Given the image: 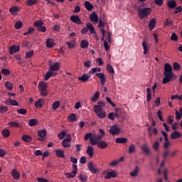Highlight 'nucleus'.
<instances>
[{"instance_id": "c85d7f7f", "label": "nucleus", "mask_w": 182, "mask_h": 182, "mask_svg": "<svg viewBox=\"0 0 182 182\" xmlns=\"http://www.w3.org/2000/svg\"><path fill=\"white\" fill-rule=\"evenodd\" d=\"M55 156L60 159H65V152L63 150L57 149L55 150Z\"/></svg>"}, {"instance_id": "09e8293b", "label": "nucleus", "mask_w": 182, "mask_h": 182, "mask_svg": "<svg viewBox=\"0 0 182 182\" xmlns=\"http://www.w3.org/2000/svg\"><path fill=\"white\" fill-rule=\"evenodd\" d=\"M101 71H102V68H93L89 71V73L90 75H93V73H96V72H101Z\"/></svg>"}, {"instance_id": "49530a36", "label": "nucleus", "mask_w": 182, "mask_h": 182, "mask_svg": "<svg viewBox=\"0 0 182 182\" xmlns=\"http://www.w3.org/2000/svg\"><path fill=\"white\" fill-rule=\"evenodd\" d=\"M92 137H93V134L90 132L85 134L84 139L85 140V141H87V140H89L90 139V140L92 139Z\"/></svg>"}, {"instance_id": "7c9ffc66", "label": "nucleus", "mask_w": 182, "mask_h": 182, "mask_svg": "<svg viewBox=\"0 0 182 182\" xmlns=\"http://www.w3.org/2000/svg\"><path fill=\"white\" fill-rule=\"evenodd\" d=\"M87 168H89L90 171H91L92 173H94L95 174L97 173L98 170L95 168V166H93V163L89 162L87 164Z\"/></svg>"}, {"instance_id": "c03bdc74", "label": "nucleus", "mask_w": 182, "mask_h": 182, "mask_svg": "<svg viewBox=\"0 0 182 182\" xmlns=\"http://www.w3.org/2000/svg\"><path fill=\"white\" fill-rule=\"evenodd\" d=\"M85 6L87 11H92V9H93V5H92L89 1L85 2Z\"/></svg>"}, {"instance_id": "bb28decb", "label": "nucleus", "mask_w": 182, "mask_h": 182, "mask_svg": "<svg viewBox=\"0 0 182 182\" xmlns=\"http://www.w3.org/2000/svg\"><path fill=\"white\" fill-rule=\"evenodd\" d=\"M142 46L144 49V55H147V53L149 52V46L147 45L146 39L143 40Z\"/></svg>"}, {"instance_id": "e2e57ef3", "label": "nucleus", "mask_w": 182, "mask_h": 182, "mask_svg": "<svg viewBox=\"0 0 182 182\" xmlns=\"http://www.w3.org/2000/svg\"><path fill=\"white\" fill-rule=\"evenodd\" d=\"M173 68L174 70H178L181 66L178 63H173Z\"/></svg>"}, {"instance_id": "412c9836", "label": "nucleus", "mask_w": 182, "mask_h": 182, "mask_svg": "<svg viewBox=\"0 0 182 182\" xmlns=\"http://www.w3.org/2000/svg\"><path fill=\"white\" fill-rule=\"evenodd\" d=\"M142 151L146 154V156H149V154H151V151L150 150V148L147 147V144H144L141 147Z\"/></svg>"}, {"instance_id": "6e6d98bb", "label": "nucleus", "mask_w": 182, "mask_h": 182, "mask_svg": "<svg viewBox=\"0 0 182 182\" xmlns=\"http://www.w3.org/2000/svg\"><path fill=\"white\" fill-rule=\"evenodd\" d=\"M22 26H23L22 21H18L16 22L14 26H15L16 29H21V28H22Z\"/></svg>"}, {"instance_id": "f257e3e1", "label": "nucleus", "mask_w": 182, "mask_h": 182, "mask_svg": "<svg viewBox=\"0 0 182 182\" xmlns=\"http://www.w3.org/2000/svg\"><path fill=\"white\" fill-rule=\"evenodd\" d=\"M164 78L162 80L163 85H167L168 82H171L174 74L173 73V67L168 63L164 65Z\"/></svg>"}, {"instance_id": "423d86ee", "label": "nucleus", "mask_w": 182, "mask_h": 182, "mask_svg": "<svg viewBox=\"0 0 182 182\" xmlns=\"http://www.w3.org/2000/svg\"><path fill=\"white\" fill-rule=\"evenodd\" d=\"M76 174H77V165H73V171L70 173H65L67 178H75L76 177Z\"/></svg>"}, {"instance_id": "13d9d810", "label": "nucleus", "mask_w": 182, "mask_h": 182, "mask_svg": "<svg viewBox=\"0 0 182 182\" xmlns=\"http://www.w3.org/2000/svg\"><path fill=\"white\" fill-rule=\"evenodd\" d=\"M65 136H66V132L63 131L60 134H58V139H60V140H62L63 139V138L65 137Z\"/></svg>"}, {"instance_id": "a18cd8bd", "label": "nucleus", "mask_w": 182, "mask_h": 182, "mask_svg": "<svg viewBox=\"0 0 182 182\" xmlns=\"http://www.w3.org/2000/svg\"><path fill=\"white\" fill-rule=\"evenodd\" d=\"M35 28H38V29L41 27L43 26V21H36L33 23Z\"/></svg>"}, {"instance_id": "5701e85b", "label": "nucleus", "mask_w": 182, "mask_h": 182, "mask_svg": "<svg viewBox=\"0 0 182 182\" xmlns=\"http://www.w3.org/2000/svg\"><path fill=\"white\" fill-rule=\"evenodd\" d=\"M20 47L18 46H13L10 48L9 53L10 55H14V53H16V52H19Z\"/></svg>"}, {"instance_id": "2eb2a0df", "label": "nucleus", "mask_w": 182, "mask_h": 182, "mask_svg": "<svg viewBox=\"0 0 182 182\" xmlns=\"http://www.w3.org/2000/svg\"><path fill=\"white\" fill-rule=\"evenodd\" d=\"M86 153L89 156L90 159H92L93 154H95V148L92 146H88L87 147Z\"/></svg>"}, {"instance_id": "864d4df0", "label": "nucleus", "mask_w": 182, "mask_h": 182, "mask_svg": "<svg viewBox=\"0 0 182 182\" xmlns=\"http://www.w3.org/2000/svg\"><path fill=\"white\" fill-rule=\"evenodd\" d=\"M2 75H4V76H9L11 75V71L6 68H3L1 70Z\"/></svg>"}, {"instance_id": "1a4fd4ad", "label": "nucleus", "mask_w": 182, "mask_h": 182, "mask_svg": "<svg viewBox=\"0 0 182 182\" xmlns=\"http://www.w3.org/2000/svg\"><path fill=\"white\" fill-rule=\"evenodd\" d=\"M70 21L73 22V23H76L77 25H81L82 20H80V17L77 15H73L70 17Z\"/></svg>"}, {"instance_id": "bf43d9fd", "label": "nucleus", "mask_w": 182, "mask_h": 182, "mask_svg": "<svg viewBox=\"0 0 182 182\" xmlns=\"http://www.w3.org/2000/svg\"><path fill=\"white\" fill-rule=\"evenodd\" d=\"M8 107L0 106V113H6L8 112Z\"/></svg>"}, {"instance_id": "a19ab883", "label": "nucleus", "mask_w": 182, "mask_h": 182, "mask_svg": "<svg viewBox=\"0 0 182 182\" xmlns=\"http://www.w3.org/2000/svg\"><path fill=\"white\" fill-rule=\"evenodd\" d=\"M146 92H147L146 102H147V103H149L150 102V100H151V89L146 88Z\"/></svg>"}, {"instance_id": "cd10ccee", "label": "nucleus", "mask_w": 182, "mask_h": 182, "mask_svg": "<svg viewBox=\"0 0 182 182\" xmlns=\"http://www.w3.org/2000/svg\"><path fill=\"white\" fill-rule=\"evenodd\" d=\"M48 89V84L45 82H39L38 83V90H46Z\"/></svg>"}, {"instance_id": "8fccbe9b", "label": "nucleus", "mask_w": 182, "mask_h": 182, "mask_svg": "<svg viewBox=\"0 0 182 182\" xmlns=\"http://www.w3.org/2000/svg\"><path fill=\"white\" fill-rule=\"evenodd\" d=\"M129 154H132V153H134V151H136V146H134V144H131L129 146Z\"/></svg>"}, {"instance_id": "c9c22d12", "label": "nucleus", "mask_w": 182, "mask_h": 182, "mask_svg": "<svg viewBox=\"0 0 182 182\" xmlns=\"http://www.w3.org/2000/svg\"><path fill=\"white\" fill-rule=\"evenodd\" d=\"M68 122H70V123H73V122H76L77 119V117L76 116V114H71L68 117Z\"/></svg>"}, {"instance_id": "338daca9", "label": "nucleus", "mask_w": 182, "mask_h": 182, "mask_svg": "<svg viewBox=\"0 0 182 182\" xmlns=\"http://www.w3.org/2000/svg\"><path fill=\"white\" fill-rule=\"evenodd\" d=\"M84 66L85 68H90L92 66V61L87 60L84 63Z\"/></svg>"}, {"instance_id": "6ab92c4d", "label": "nucleus", "mask_w": 182, "mask_h": 182, "mask_svg": "<svg viewBox=\"0 0 182 182\" xmlns=\"http://www.w3.org/2000/svg\"><path fill=\"white\" fill-rule=\"evenodd\" d=\"M116 176H117L116 171H112L107 172V175L105 176V178H106V180H109L110 178H114Z\"/></svg>"}, {"instance_id": "58836bf2", "label": "nucleus", "mask_w": 182, "mask_h": 182, "mask_svg": "<svg viewBox=\"0 0 182 182\" xmlns=\"http://www.w3.org/2000/svg\"><path fill=\"white\" fill-rule=\"evenodd\" d=\"M38 4V0H27L26 4L27 6H33Z\"/></svg>"}, {"instance_id": "f03ea898", "label": "nucleus", "mask_w": 182, "mask_h": 182, "mask_svg": "<svg viewBox=\"0 0 182 182\" xmlns=\"http://www.w3.org/2000/svg\"><path fill=\"white\" fill-rule=\"evenodd\" d=\"M99 133L100 134H92V137L91 138L90 140V144L92 146H96L97 144L99 143L103 139V136H105V130L103 129H99Z\"/></svg>"}, {"instance_id": "4c0bfd02", "label": "nucleus", "mask_w": 182, "mask_h": 182, "mask_svg": "<svg viewBox=\"0 0 182 182\" xmlns=\"http://www.w3.org/2000/svg\"><path fill=\"white\" fill-rule=\"evenodd\" d=\"M180 137H181V134H180L179 132H174L171 134V139H172L173 140L176 139H180Z\"/></svg>"}, {"instance_id": "b1692460", "label": "nucleus", "mask_w": 182, "mask_h": 182, "mask_svg": "<svg viewBox=\"0 0 182 182\" xmlns=\"http://www.w3.org/2000/svg\"><path fill=\"white\" fill-rule=\"evenodd\" d=\"M97 147H99V149H105L107 147V146H109V144H107V142L105 141H100L97 144Z\"/></svg>"}, {"instance_id": "f8f14e48", "label": "nucleus", "mask_w": 182, "mask_h": 182, "mask_svg": "<svg viewBox=\"0 0 182 182\" xmlns=\"http://www.w3.org/2000/svg\"><path fill=\"white\" fill-rule=\"evenodd\" d=\"M166 5L170 9H176L177 8V1L176 0H170L167 1Z\"/></svg>"}, {"instance_id": "9b49d317", "label": "nucleus", "mask_w": 182, "mask_h": 182, "mask_svg": "<svg viewBox=\"0 0 182 182\" xmlns=\"http://www.w3.org/2000/svg\"><path fill=\"white\" fill-rule=\"evenodd\" d=\"M96 76L100 79L102 86H105V84L106 83V76L105 75V73H99L96 74Z\"/></svg>"}, {"instance_id": "4be33fe9", "label": "nucleus", "mask_w": 182, "mask_h": 182, "mask_svg": "<svg viewBox=\"0 0 182 182\" xmlns=\"http://www.w3.org/2000/svg\"><path fill=\"white\" fill-rule=\"evenodd\" d=\"M156 23H157V21H156V18H152L149 21L148 26L151 31H153L154 28H156Z\"/></svg>"}, {"instance_id": "680f3d73", "label": "nucleus", "mask_w": 182, "mask_h": 182, "mask_svg": "<svg viewBox=\"0 0 182 182\" xmlns=\"http://www.w3.org/2000/svg\"><path fill=\"white\" fill-rule=\"evenodd\" d=\"M171 41H174L176 42V41H178V37L177 36V34L176 33H173L171 36Z\"/></svg>"}, {"instance_id": "c756f323", "label": "nucleus", "mask_w": 182, "mask_h": 182, "mask_svg": "<svg viewBox=\"0 0 182 182\" xmlns=\"http://www.w3.org/2000/svg\"><path fill=\"white\" fill-rule=\"evenodd\" d=\"M21 139L23 140V141H26V143L32 142V136H31V135L24 134L22 136Z\"/></svg>"}, {"instance_id": "ddd939ff", "label": "nucleus", "mask_w": 182, "mask_h": 182, "mask_svg": "<svg viewBox=\"0 0 182 182\" xmlns=\"http://www.w3.org/2000/svg\"><path fill=\"white\" fill-rule=\"evenodd\" d=\"M46 45L47 48L52 49V48H53L56 44L55 43L53 38H49L46 40Z\"/></svg>"}, {"instance_id": "69168bd1", "label": "nucleus", "mask_w": 182, "mask_h": 182, "mask_svg": "<svg viewBox=\"0 0 182 182\" xmlns=\"http://www.w3.org/2000/svg\"><path fill=\"white\" fill-rule=\"evenodd\" d=\"M181 11H182L181 6H178L175 8V11H174L173 14H177L181 12Z\"/></svg>"}, {"instance_id": "6e6552de", "label": "nucleus", "mask_w": 182, "mask_h": 182, "mask_svg": "<svg viewBox=\"0 0 182 182\" xmlns=\"http://www.w3.org/2000/svg\"><path fill=\"white\" fill-rule=\"evenodd\" d=\"M49 66V70H51L52 72H58V70H60V63H54L53 64H50Z\"/></svg>"}, {"instance_id": "a878e982", "label": "nucleus", "mask_w": 182, "mask_h": 182, "mask_svg": "<svg viewBox=\"0 0 182 182\" xmlns=\"http://www.w3.org/2000/svg\"><path fill=\"white\" fill-rule=\"evenodd\" d=\"M139 166H136L134 169L129 173V175L131 176V177H137V176H139Z\"/></svg>"}, {"instance_id": "0e129e2a", "label": "nucleus", "mask_w": 182, "mask_h": 182, "mask_svg": "<svg viewBox=\"0 0 182 182\" xmlns=\"http://www.w3.org/2000/svg\"><path fill=\"white\" fill-rule=\"evenodd\" d=\"M152 147L155 150H159V147H160V144L159 143V141H156L153 144Z\"/></svg>"}, {"instance_id": "603ef678", "label": "nucleus", "mask_w": 182, "mask_h": 182, "mask_svg": "<svg viewBox=\"0 0 182 182\" xmlns=\"http://www.w3.org/2000/svg\"><path fill=\"white\" fill-rule=\"evenodd\" d=\"M36 124H38V120L35 119H31L29 120V126H31V127H33V126H36Z\"/></svg>"}, {"instance_id": "4468645a", "label": "nucleus", "mask_w": 182, "mask_h": 182, "mask_svg": "<svg viewBox=\"0 0 182 182\" xmlns=\"http://www.w3.org/2000/svg\"><path fill=\"white\" fill-rule=\"evenodd\" d=\"M91 77H92L91 75L82 74V76L78 77V80L80 82H83V83H85V82H87V80H89Z\"/></svg>"}, {"instance_id": "0eeeda50", "label": "nucleus", "mask_w": 182, "mask_h": 182, "mask_svg": "<svg viewBox=\"0 0 182 182\" xmlns=\"http://www.w3.org/2000/svg\"><path fill=\"white\" fill-rule=\"evenodd\" d=\"M121 132L120 127L117 126V124L113 125L111 127V129H109V134L112 136H116V134H119Z\"/></svg>"}, {"instance_id": "a211bd4d", "label": "nucleus", "mask_w": 182, "mask_h": 182, "mask_svg": "<svg viewBox=\"0 0 182 182\" xmlns=\"http://www.w3.org/2000/svg\"><path fill=\"white\" fill-rule=\"evenodd\" d=\"M43 105H45V100L38 99V101L35 103L34 106L36 109H42Z\"/></svg>"}, {"instance_id": "4d7b16f0", "label": "nucleus", "mask_w": 182, "mask_h": 182, "mask_svg": "<svg viewBox=\"0 0 182 182\" xmlns=\"http://www.w3.org/2000/svg\"><path fill=\"white\" fill-rule=\"evenodd\" d=\"M33 56V50H29L26 53V59H31Z\"/></svg>"}, {"instance_id": "9d476101", "label": "nucleus", "mask_w": 182, "mask_h": 182, "mask_svg": "<svg viewBox=\"0 0 182 182\" xmlns=\"http://www.w3.org/2000/svg\"><path fill=\"white\" fill-rule=\"evenodd\" d=\"M11 174L14 180H19L21 178V173L16 168L12 169Z\"/></svg>"}, {"instance_id": "20e7f679", "label": "nucleus", "mask_w": 182, "mask_h": 182, "mask_svg": "<svg viewBox=\"0 0 182 182\" xmlns=\"http://www.w3.org/2000/svg\"><path fill=\"white\" fill-rule=\"evenodd\" d=\"M94 112L98 119H105L106 117V111L101 108L100 106H94Z\"/></svg>"}, {"instance_id": "37998d69", "label": "nucleus", "mask_w": 182, "mask_h": 182, "mask_svg": "<svg viewBox=\"0 0 182 182\" xmlns=\"http://www.w3.org/2000/svg\"><path fill=\"white\" fill-rule=\"evenodd\" d=\"M18 11H19V9L18 8V6H14L10 8L9 9V12L10 14H11V15H16Z\"/></svg>"}, {"instance_id": "473e14b6", "label": "nucleus", "mask_w": 182, "mask_h": 182, "mask_svg": "<svg viewBox=\"0 0 182 182\" xmlns=\"http://www.w3.org/2000/svg\"><path fill=\"white\" fill-rule=\"evenodd\" d=\"M80 48L82 49H87L89 48V41L82 40L80 43Z\"/></svg>"}, {"instance_id": "f704fd0d", "label": "nucleus", "mask_w": 182, "mask_h": 182, "mask_svg": "<svg viewBox=\"0 0 182 182\" xmlns=\"http://www.w3.org/2000/svg\"><path fill=\"white\" fill-rule=\"evenodd\" d=\"M115 142L121 144H124V143H127V138H124V137L116 138Z\"/></svg>"}, {"instance_id": "72a5a7b5", "label": "nucleus", "mask_w": 182, "mask_h": 182, "mask_svg": "<svg viewBox=\"0 0 182 182\" xmlns=\"http://www.w3.org/2000/svg\"><path fill=\"white\" fill-rule=\"evenodd\" d=\"M66 45L68 49H73L76 46V41L75 40H72L71 41L66 42Z\"/></svg>"}, {"instance_id": "39448f33", "label": "nucleus", "mask_w": 182, "mask_h": 182, "mask_svg": "<svg viewBox=\"0 0 182 182\" xmlns=\"http://www.w3.org/2000/svg\"><path fill=\"white\" fill-rule=\"evenodd\" d=\"M72 143V136L70 134H68L67 138H65L62 141V146L64 149H68V147H70Z\"/></svg>"}, {"instance_id": "aec40b11", "label": "nucleus", "mask_w": 182, "mask_h": 182, "mask_svg": "<svg viewBox=\"0 0 182 182\" xmlns=\"http://www.w3.org/2000/svg\"><path fill=\"white\" fill-rule=\"evenodd\" d=\"M6 105H9L10 106H18V102L15 100H11V98H8L5 101Z\"/></svg>"}, {"instance_id": "7ed1b4c3", "label": "nucleus", "mask_w": 182, "mask_h": 182, "mask_svg": "<svg viewBox=\"0 0 182 182\" xmlns=\"http://www.w3.org/2000/svg\"><path fill=\"white\" fill-rule=\"evenodd\" d=\"M138 18L139 19H144L148 18L151 14V8L145 7L144 9H136Z\"/></svg>"}, {"instance_id": "774afa93", "label": "nucleus", "mask_w": 182, "mask_h": 182, "mask_svg": "<svg viewBox=\"0 0 182 182\" xmlns=\"http://www.w3.org/2000/svg\"><path fill=\"white\" fill-rule=\"evenodd\" d=\"M37 181L38 182H49V181L45 178H38Z\"/></svg>"}, {"instance_id": "79ce46f5", "label": "nucleus", "mask_w": 182, "mask_h": 182, "mask_svg": "<svg viewBox=\"0 0 182 182\" xmlns=\"http://www.w3.org/2000/svg\"><path fill=\"white\" fill-rule=\"evenodd\" d=\"M4 86L6 87V89H8V90H12V89H14V84H12V82H10L9 81H6L4 83Z\"/></svg>"}, {"instance_id": "de8ad7c7", "label": "nucleus", "mask_w": 182, "mask_h": 182, "mask_svg": "<svg viewBox=\"0 0 182 182\" xmlns=\"http://www.w3.org/2000/svg\"><path fill=\"white\" fill-rule=\"evenodd\" d=\"M59 106H60V101L54 102L52 105V109L53 110H56Z\"/></svg>"}, {"instance_id": "5fc2aeb1", "label": "nucleus", "mask_w": 182, "mask_h": 182, "mask_svg": "<svg viewBox=\"0 0 182 182\" xmlns=\"http://www.w3.org/2000/svg\"><path fill=\"white\" fill-rule=\"evenodd\" d=\"M107 70L109 73H114V69L113 68V66L109 64H107Z\"/></svg>"}, {"instance_id": "ea45409f", "label": "nucleus", "mask_w": 182, "mask_h": 182, "mask_svg": "<svg viewBox=\"0 0 182 182\" xmlns=\"http://www.w3.org/2000/svg\"><path fill=\"white\" fill-rule=\"evenodd\" d=\"M47 133L46 129H40L38 131V136H39V137H46Z\"/></svg>"}, {"instance_id": "393cba45", "label": "nucleus", "mask_w": 182, "mask_h": 182, "mask_svg": "<svg viewBox=\"0 0 182 182\" xmlns=\"http://www.w3.org/2000/svg\"><path fill=\"white\" fill-rule=\"evenodd\" d=\"M86 27L87 31H90L92 35H93V33L96 34V31H95V27H93V25H92L91 23H87Z\"/></svg>"}, {"instance_id": "e433bc0d", "label": "nucleus", "mask_w": 182, "mask_h": 182, "mask_svg": "<svg viewBox=\"0 0 182 182\" xmlns=\"http://www.w3.org/2000/svg\"><path fill=\"white\" fill-rule=\"evenodd\" d=\"M100 97V92L99 91H96L94 94L93 97L90 98L91 102H97V99Z\"/></svg>"}, {"instance_id": "2f4dec72", "label": "nucleus", "mask_w": 182, "mask_h": 182, "mask_svg": "<svg viewBox=\"0 0 182 182\" xmlns=\"http://www.w3.org/2000/svg\"><path fill=\"white\" fill-rule=\"evenodd\" d=\"M8 126L10 127L19 128L21 127V124H19L18 121H11L8 124Z\"/></svg>"}, {"instance_id": "3c124183", "label": "nucleus", "mask_w": 182, "mask_h": 182, "mask_svg": "<svg viewBox=\"0 0 182 182\" xmlns=\"http://www.w3.org/2000/svg\"><path fill=\"white\" fill-rule=\"evenodd\" d=\"M2 134L4 137H9L11 132L9 131V129H6L2 131Z\"/></svg>"}, {"instance_id": "f3484780", "label": "nucleus", "mask_w": 182, "mask_h": 182, "mask_svg": "<svg viewBox=\"0 0 182 182\" xmlns=\"http://www.w3.org/2000/svg\"><path fill=\"white\" fill-rule=\"evenodd\" d=\"M90 19L91 22H95V23H97L99 22V17L97 16V14L96 12L93 11L90 16Z\"/></svg>"}, {"instance_id": "dca6fc26", "label": "nucleus", "mask_w": 182, "mask_h": 182, "mask_svg": "<svg viewBox=\"0 0 182 182\" xmlns=\"http://www.w3.org/2000/svg\"><path fill=\"white\" fill-rule=\"evenodd\" d=\"M56 76V73H54L53 71H51L50 70H48V71L44 75V80L47 81L50 79V77Z\"/></svg>"}, {"instance_id": "052dcab7", "label": "nucleus", "mask_w": 182, "mask_h": 182, "mask_svg": "<svg viewBox=\"0 0 182 182\" xmlns=\"http://www.w3.org/2000/svg\"><path fill=\"white\" fill-rule=\"evenodd\" d=\"M17 113L18 114H26L27 111H26V109L21 108L17 110Z\"/></svg>"}]
</instances>
